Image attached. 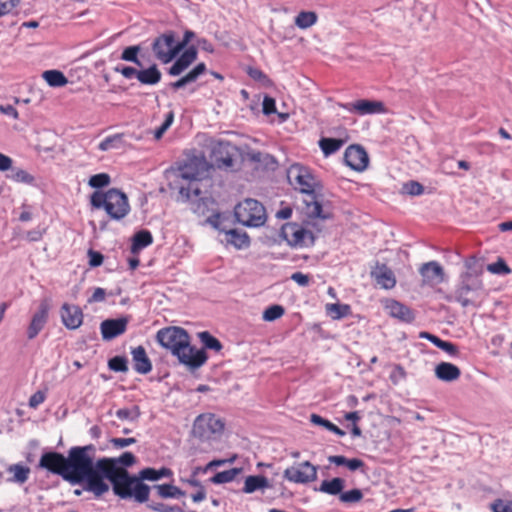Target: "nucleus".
<instances>
[{"label":"nucleus","instance_id":"nucleus-38","mask_svg":"<svg viewBox=\"0 0 512 512\" xmlns=\"http://www.w3.org/2000/svg\"><path fill=\"white\" fill-rule=\"evenodd\" d=\"M328 461L330 463H334L337 466L345 465L350 471H355L364 465L363 461L360 459H347L346 457L341 455L329 456Z\"/></svg>","mask_w":512,"mask_h":512},{"label":"nucleus","instance_id":"nucleus-16","mask_svg":"<svg viewBox=\"0 0 512 512\" xmlns=\"http://www.w3.org/2000/svg\"><path fill=\"white\" fill-rule=\"evenodd\" d=\"M60 315L64 326L71 330L79 328L83 322V312L77 305L63 304Z\"/></svg>","mask_w":512,"mask_h":512},{"label":"nucleus","instance_id":"nucleus-55","mask_svg":"<svg viewBox=\"0 0 512 512\" xmlns=\"http://www.w3.org/2000/svg\"><path fill=\"white\" fill-rule=\"evenodd\" d=\"M148 508L156 512H181L178 506H169L164 503H150Z\"/></svg>","mask_w":512,"mask_h":512},{"label":"nucleus","instance_id":"nucleus-41","mask_svg":"<svg viewBox=\"0 0 512 512\" xmlns=\"http://www.w3.org/2000/svg\"><path fill=\"white\" fill-rule=\"evenodd\" d=\"M122 146H123L122 134H115V135L106 137L103 141H101L98 145V148L101 151H108L111 149H119Z\"/></svg>","mask_w":512,"mask_h":512},{"label":"nucleus","instance_id":"nucleus-36","mask_svg":"<svg viewBox=\"0 0 512 512\" xmlns=\"http://www.w3.org/2000/svg\"><path fill=\"white\" fill-rule=\"evenodd\" d=\"M345 143V140L336 138H321L319 147L325 156H329L337 152Z\"/></svg>","mask_w":512,"mask_h":512},{"label":"nucleus","instance_id":"nucleus-37","mask_svg":"<svg viewBox=\"0 0 512 512\" xmlns=\"http://www.w3.org/2000/svg\"><path fill=\"white\" fill-rule=\"evenodd\" d=\"M10 173L7 175V177L9 179H11L12 181L14 182H17V183H24V184H27V185H36V179L33 175H31L30 173H28L26 170L24 169H20V168H17V169H12L9 170Z\"/></svg>","mask_w":512,"mask_h":512},{"label":"nucleus","instance_id":"nucleus-5","mask_svg":"<svg viewBox=\"0 0 512 512\" xmlns=\"http://www.w3.org/2000/svg\"><path fill=\"white\" fill-rule=\"evenodd\" d=\"M90 202L96 209L103 208L114 220L124 218L130 211L126 195L114 188L106 192H94L91 195Z\"/></svg>","mask_w":512,"mask_h":512},{"label":"nucleus","instance_id":"nucleus-52","mask_svg":"<svg viewBox=\"0 0 512 512\" xmlns=\"http://www.w3.org/2000/svg\"><path fill=\"white\" fill-rule=\"evenodd\" d=\"M116 416L120 420H130L134 421L139 417V411L138 408L134 407L132 409H119L116 411Z\"/></svg>","mask_w":512,"mask_h":512},{"label":"nucleus","instance_id":"nucleus-19","mask_svg":"<svg viewBox=\"0 0 512 512\" xmlns=\"http://www.w3.org/2000/svg\"><path fill=\"white\" fill-rule=\"evenodd\" d=\"M469 274H464L461 277V283L456 290V299L463 306H469L472 301L467 297L469 292L477 290L481 287V283L478 280L470 281Z\"/></svg>","mask_w":512,"mask_h":512},{"label":"nucleus","instance_id":"nucleus-13","mask_svg":"<svg viewBox=\"0 0 512 512\" xmlns=\"http://www.w3.org/2000/svg\"><path fill=\"white\" fill-rule=\"evenodd\" d=\"M39 467L64 479L67 473V457L58 452H46L40 458Z\"/></svg>","mask_w":512,"mask_h":512},{"label":"nucleus","instance_id":"nucleus-60","mask_svg":"<svg viewBox=\"0 0 512 512\" xmlns=\"http://www.w3.org/2000/svg\"><path fill=\"white\" fill-rule=\"evenodd\" d=\"M88 257L91 267H98L103 263V255L100 252L90 249L88 251Z\"/></svg>","mask_w":512,"mask_h":512},{"label":"nucleus","instance_id":"nucleus-25","mask_svg":"<svg viewBox=\"0 0 512 512\" xmlns=\"http://www.w3.org/2000/svg\"><path fill=\"white\" fill-rule=\"evenodd\" d=\"M419 337L422 339H427L428 341L433 343L436 347L443 350L450 356H457L459 353L458 347L455 344L448 342V341H444V340L440 339L439 337H437L436 335H433L429 332H421L419 334Z\"/></svg>","mask_w":512,"mask_h":512},{"label":"nucleus","instance_id":"nucleus-56","mask_svg":"<svg viewBox=\"0 0 512 512\" xmlns=\"http://www.w3.org/2000/svg\"><path fill=\"white\" fill-rule=\"evenodd\" d=\"M19 3L20 0H0V17L9 14Z\"/></svg>","mask_w":512,"mask_h":512},{"label":"nucleus","instance_id":"nucleus-42","mask_svg":"<svg viewBox=\"0 0 512 512\" xmlns=\"http://www.w3.org/2000/svg\"><path fill=\"white\" fill-rule=\"evenodd\" d=\"M240 473V469L232 468L226 471L216 473L210 480L214 484H224L233 481Z\"/></svg>","mask_w":512,"mask_h":512},{"label":"nucleus","instance_id":"nucleus-33","mask_svg":"<svg viewBox=\"0 0 512 512\" xmlns=\"http://www.w3.org/2000/svg\"><path fill=\"white\" fill-rule=\"evenodd\" d=\"M42 77L51 87H63L68 83L66 76L59 70H46Z\"/></svg>","mask_w":512,"mask_h":512},{"label":"nucleus","instance_id":"nucleus-50","mask_svg":"<svg viewBox=\"0 0 512 512\" xmlns=\"http://www.w3.org/2000/svg\"><path fill=\"white\" fill-rule=\"evenodd\" d=\"M402 191L405 194L417 196L423 193L424 188L419 182L409 181L403 184Z\"/></svg>","mask_w":512,"mask_h":512},{"label":"nucleus","instance_id":"nucleus-6","mask_svg":"<svg viewBox=\"0 0 512 512\" xmlns=\"http://www.w3.org/2000/svg\"><path fill=\"white\" fill-rule=\"evenodd\" d=\"M236 220L247 227H260L266 222L264 206L255 199H245L234 208Z\"/></svg>","mask_w":512,"mask_h":512},{"label":"nucleus","instance_id":"nucleus-8","mask_svg":"<svg viewBox=\"0 0 512 512\" xmlns=\"http://www.w3.org/2000/svg\"><path fill=\"white\" fill-rule=\"evenodd\" d=\"M282 238L295 248L310 247L315 242V236L298 223H287L281 228Z\"/></svg>","mask_w":512,"mask_h":512},{"label":"nucleus","instance_id":"nucleus-23","mask_svg":"<svg viewBox=\"0 0 512 512\" xmlns=\"http://www.w3.org/2000/svg\"><path fill=\"white\" fill-rule=\"evenodd\" d=\"M435 375L441 381L453 382L460 377L461 371L452 363L441 362L435 367Z\"/></svg>","mask_w":512,"mask_h":512},{"label":"nucleus","instance_id":"nucleus-62","mask_svg":"<svg viewBox=\"0 0 512 512\" xmlns=\"http://www.w3.org/2000/svg\"><path fill=\"white\" fill-rule=\"evenodd\" d=\"M136 442L135 438H113L111 440V443L116 448H125L131 444H134Z\"/></svg>","mask_w":512,"mask_h":512},{"label":"nucleus","instance_id":"nucleus-58","mask_svg":"<svg viewBox=\"0 0 512 512\" xmlns=\"http://www.w3.org/2000/svg\"><path fill=\"white\" fill-rule=\"evenodd\" d=\"M263 113L265 115H270L276 112V102L274 98L270 96H265L262 104Z\"/></svg>","mask_w":512,"mask_h":512},{"label":"nucleus","instance_id":"nucleus-48","mask_svg":"<svg viewBox=\"0 0 512 512\" xmlns=\"http://www.w3.org/2000/svg\"><path fill=\"white\" fill-rule=\"evenodd\" d=\"M88 183L93 188H102L110 183V176L106 173H99L91 176Z\"/></svg>","mask_w":512,"mask_h":512},{"label":"nucleus","instance_id":"nucleus-15","mask_svg":"<svg viewBox=\"0 0 512 512\" xmlns=\"http://www.w3.org/2000/svg\"><path fill=\"white\" fill-rule=\"evenodd\" d=\"M344 161L353 170L361 172L367 168L369 158L361 146L351 145L344 153Z\"/></svg>","mask_w":512,"mask_h":512},{"label":"nucleus","instance_id":"nucleus-14","mask_svg":"<svg viewBox=\"0 0 512 512\" xmlns=\"http://www.w3.org/2000/svg\"><path fill=\"white\" fill-rule=\"evenodd\" d=\"M50 305L48 300H43L39 304L37 311L33 314L30 324L27 328V338L34 339L44 328L48 320Z\"/></svg>","mask_w":512,"mask_h":512},{"label":"nucleus","instance_id":"nucleus-9","mask_svg":"<svg viewBox=\"0 0 512 512\" xmlns=\"http://www.w3.org/2000/svg\"><path fill=\"white\" fill-rule=\"evenodd\" d=\"M155 57L164 64L171 62L182 50L172 32L157 37L152 45Z\"/></svg>","mask_w":512,"mask_h":512},{"label":"nucleus","instance_id":"nucleus-12","mask_svg":"<svg viewBox=\"0 0 512 512\" xmlns=\"http://www.w3.org/2000/svg\"><path fill=\"white\" fill-rule=\"evenodd\" d=\"M342 107L346 111L358 114L360 116L383 114L386 112L384 103L377 100L360 99L354 102L343 104Z\"/></svg>","mask_w":512,"mask_h":512},{"label":"nucleus","instance_id":"nucleus-2","mask_svg":"<svg viewBox=\"0 0 512 512\" xmlns=\"http://www.w3.org/2000/svg\"><path fill=\"white\" fill-rule=\"evenodd\" d=\"M156 340L163 348L169 350L180 363L189 368H199L207 360L205 350L191 346L189 334L181 327L171 326L160 329L156 334Z\"/></svg>","mask_w":512,"mask_h":512},{"label":"nucleus","instance_id":"nucleus-53","mask_svg":"<svg viewBox=\"0 0 512 512\" xmlns=\"http://www.w3.org/2000/svg\"><path fill=\"white\" fill-rule=\"evenodd\" d=\"M487 270L493 274H509L511 272L510 268L502 259H499L495 263L489 264L487 266Z\"/></svg>","mask_w":512,"mask_h":512},{"label":"nucleus","instance_id":"nucleus-3","mask_svg":"<svg viewBox=\"0 0 512 512\" xmlns=\"http://www.w3.org/2000/svg\"><path fill=\"white\" fill-rule=\"evenodd\" d=\"M211 166L203 156L188 158L179 168V178L186 182L179 186V194L183 200H204L205 192L202 191L204 181H207Z\"/></svg>","mask_w":512,"mask_h":512},{"label":"nucleus","instance_id":"nucleus-21","mask_svg":"<svg viewBox=\"0 0 512 512\" xmlns=\"http://www.w3.org/2000/svg\"><path fill=\"white\" fill-rule=\"evenodd\" d=\"M197 58V51L191 47L186 49L175 63L169 68L171 76H178L182 74Z\"/></svg>","mask_w":512,"mask_h":512},{"label":"nucleus","instance_id":"nucleus-47","mask_svg":"<svg viewBox=\"0 0 512 512\" xmlns=\"http://www.w3.org/2000/svg\"><path fill=\"white\" fill-rule=\"evenodd\" d=\"M108 366L112 371L115 372H127V360L125 357L115 356L111 358L108 362Z\"/></svg>","mask_w":512,"mask_h":512},{"label":"nucleus","instance_id":"nucleus-18","mask_svg":"<svg viewBox=\"0 0 512 512\" xmlns=\"http://www.w3.org/2000/svg\"><path fill=\"white\" fill-rule=\"evenodd\" d=\"M420 274L423 277L424 283L435 285L443 282L444 271L440 264L436 261H430L422 265Z\"/></svg>","mask_w":512,"mask_h":512},{"label":"nucleus","instance_id":"nucleus-11","mask_svg":"<svg viewBox=\"0 0 512 512\" xmlns=\"http://www.w3.org/2000/svg\"><path fill=\"white\" fill-rule=\"evenodd\" d=\"M291 184L295 185L303 193L311 194L314 191L316 180L305 167L295 165L288 171Z\"/></svg>","mask_w":512,"mask_h":512},{"label":"nucleus","instance_id":"nucleus-39","mask_svg":"<svg viewBox=\"0 0 512 512\" xmlns=\"http://www.w3.org/2000/svg\"><path fill=\"white\" fill-rule=\"evenodd\" d=\"M326 312L332 319L338 320L348 316L351 312L350 306L347 304L331 303L326 304Z\"/></svg>","mask_w":512,"mask_h":512},{"label":"nucleus","instance_id":"nucleus-43","mask_svg":"<svg viewBox=\"0 0 512 512\" xmlns=\"http://www.w3.org/2000/svg\"><path fill=\"white\" fill-rule=\"evenodd\" d=\"M199 338L201 342L203 343L204 347L207 349H212L215 351H220L222 348V345L218 339L213 337L209 332H200Z\"/></svg>","mask_w":512,"mask_h":512},{"label":"nucleus","instance_id":"nucleus-35","mask_svg":"<svg viewBox=\"0 0 512 512\" xmlns=\"http://www.w3.org/2000/svg\"><path fill=\"white\" fill-rule=\"evenodd\" d=\"M153 241L152 234L147 230L137 232L133 237L132 252L137 253L149 246Z\"/></svg>","mask_w":512,"mask_h":512},{"label":"nucleus","instance_id":"nucleus-28","mask_svg":"<svg viewBox=\"0 0 512 512\" xmlns=\"http://www.w3.org/2000/svg\"><path fill=\"white\" fill-rule=\"evenodd\" d=\"M173 472L169 468L162 467L161 469L145 468L139 472L137 477L141 482L142 480L157 481L162 478L172 477Z\"/></svg>","mask_w":512,"mask_h":512},{"label":"nucleus","instance_id":"nucleus-44","mask_svg":"<svg viewBox=\"0 0 512 512\" xmlns=\"http://www.w3.org/2000/svg\"><path fill=\"white\" fill-rule=\"evenodd\" d=\"M284 313L285 310L281 305H272L264 310L262 318L265 321L272 322L282 317Z\"/></svg>","mask_w":512,"mask_h":512},{"label":"nucleus","instance_id":"nucleus-46","mask_svg":"<svg viewBox=\"0 0 512 512\" xmlns=\"http://www.w3.org/2000/svg\"><path fill=\"white\" fill-rule=\"evenodd\" d=\"M138 46H129L125 48L122 52L121 59L128 62H133L137 66H142L141 62L138 59V52H139Z\"/></svg>","mask_w":512,"mask_h":512},{"label":"nucleus","instance_id":"nucleus-30","mask_svg":"<svg viewBox=\"0 0 512 512\" xmlns=\"http://www.w3.org/2000/svg\"><path fill=\"white\" fill-rule=\"evenodd\" d=\"M158 496L163 499H178L186 495L184 491L172 484L154 485Z\"/></svg>","mask_w":512,"mask_h":512},{"label":"nucleus","instance_id":"nucleus-57","mask_svg":"<svg viewBox=\"0 0 512 512\" xmlns=\"http://www.w3.org/2000/svg\"><path fill=\"white\" fill-rule=\"evenodd\" d=\"M114 70L122 74L126 79L137 78L138 70L133 67L118 65Z\"/></svg>","mask_w":512,"mask_h":512},{"label":"nucleus","instance_id":"nucleus-34","mask_svg":"<svg viewBox=\"0 0 512 512\" xmlns=\"http://www.w3.org/2000/svg\"><path fill=\"white\" fill-rule=\"evenodd\" d=\"M225 241L241 249L249 245V238L246 233H241L235 229L225 232Z\"/></svg>","mask_w":512,"mask_h":512},{"label":"nucleus","instance_id":"nucleus-49","mask_svg":"<svg viewBox=\"0 0 512 512\" xmlns=\"http://www.w3.org/2000/svg\"><path fill=\"white\" fill-rule=\"evenodd\" d=\"M307 214L313 218H328V215L323 213L321 204L317 201L307 203Z\"/></svg>","mask_w":512,"mask_h":512},{"label":"nucleus","instance_id":"nucleus-51","mask_svg":"<svg viewBox=\"0 0 512 512\" xmlns=\"http://www.w3.org/2000/svg\"><path fill=\"white\" fill-rule=\"evenodd\" d=\"M174 121V113L173 111H169L166 116L165 120L162 123V125L155 130L154 137L158 140L160 139L164 133L169 129V127L172 125Z\"/></svg>","mask_w":512,"mask_h":512},{"label":"nucleus","instance_id":"nucleus-63","mask_svg":"<svg viewBox=\"0 0 512 512\" xmlns=\"http://www.w3.org/2000/svg\"><path fill=\"white\" fill-rule=\"evenodd\" d=\"M291 279L298 285L305 287L309 284V276L301 272H295L291 275Z\"/></svg>","mask_w":512,"mask_h":512},{"label":"nucleus","instance_id":"nucleus-4","mask_svg":"<svg viewBox=\"0 0 512 512\" xmlns=\"http://www.w3.org/2000/svg\"><path fill=\"white\" fill-rule=\"evenodd\" d=\"M111 460L116 474L122 477L118 478L120 481V493H115L117 496L123 499L134 498L137 502L143 503L149 499L150 487L141 482L137 477L130 476L127 470L120 467L131 466L135 462V456L131 452H125L118 458H107Z\"/></svg>","mask_w":512,"mask_h":512},{"label":"nucleus","instance_id":"nucleus-31","mask_svg":"<svg viewBox=\"0 0 512 512\" xmlns=\"http://www.w3.org/2000/svg\"><path fill=\"white\" fill-rule=\"evenodd\" d=\"M344 486L345 481L342 478L337 477L333 478L332 480H324L319 487V491L329 495L340 496Z\"/></svg>","mask_w":512,"mask_h":512},{"label":"nucleus","instance_id":"nucleus-10","mask_svg":"<svg viewBox=\"0 0 512 512\" xmlns=\"http://www.w3.org/2000/svg\"><path fill=\"white\" fill-rule=\"evenodd\" d=\"M283 477L292 483L307 484L317 479V467L305 461L285 469Z\"/></svg>","mask_w":512,"mask_h":512},{"label":"nucleus","instance_id":"nucleus-40","mask_svg":"<svg viewBox=\"0 0 512 512\" xmlns=\"http://www.w3.org/2000/svg\"><path fill=\"white\" fill-rule=\"evenodd\" d=\"M316 21V13L312 11H302L296 16L295 25L300 29H307L313 26Z\"/></svg>","mask_w":512,"mask_h":512},{"label":"nucleus","instance_id":"nucleus-32","mask_svg":"<svg viewBox=\"0 0 512 512\" xmlns=\"http://www.w3.org/2000/svg\"><path fill=\"white\" fill-rule=\"evenodd\" d=\"M8 472L13 475L8 481L23 484L29 478L30 468L22 464H13L8 467Z\"/></svg>","mask_w":512,"mask_h":512},{"label":"nucleus","instance_id":"nucleus-22","mask_svg":"<svg viewBox=\"0 0 512 512\" xmlns=\"http://www.w3.org/2000/svg\"><path fill=\"white\" fill-rule=\"evenodd\" d=\"M134 369L139 374H148L152 370V363L147 356L146 350L142 346L131 350Z\"/></svg>","mask_w":512,"mask_h":512},{"label":"nucleus","instance_id":"nucleus-1","mask_svg":"<svg viewBox=\"0 0 512 512\" xmlns=\"http://www.w3.org/2000/svg\"><path fill=\"white\" fill-rule=\"evenodd\" d=\"M95 451L92 444L70 448L64 480L71 484L84 483V490L92 492L96 497L109 491V484L106 482L109 480L114 493H120V475L116 474L112 461L107 458L95 461Z\"/></svg>","mask_w":512,"mask_h":512},{"label":"nucleus","instance_id":"nucleus-54","mask_svg":"<svg viewBox=\"0 0 512 512\" xmlns=\"http://www.w3.org/2000/svg\"><path fill=\"white\" fill-rule=\"evenodd\" d=\"M493 512H512V501L498 499L492 505Z\"/></svg>","mask_w":512,"mask_h":512},{"label":"nucleus","instance_id":"nucleus-45","mask_svg":"<svg viewBox=\"0 0 512 512\" xmlns=\"http://www.w3.org/2000/svg\"><path fill=\"white\" fill-rule=\"evenodd\" d=\"M363 498V493L360 489H352L346 492H342L339 496V499L343 503H357L360 502Z\"/></svg>","mask_w":512,"mask_h":512},{"label":"nucleus","instance_id":"nucleus-29","mask_svg":"<svg viewBox=\"0 0 512 512\" xmlns=\"http://www.w3.org/2000/svg\"><path fill=\"white\" fill-rule=\"evenodd\" d=\"M137 80L145 85H155L161 80V72L156 65L147 69L138 70Z\"/></svg>","mask_w":512,"mask_h":512},{"label":"nucleus","instance_id":"nucleus-27","mask_svg":"<svg viewBox=\"0 0 512 512\" xmlns=\"http://www.w3.org/2000/svg\"><path fill=\"white\" fill-rule=\"evenodd\" d=\"M270 484L266 477L261 475L256 476H248L245 479L243 492L250 494L257 490H263L265 488H269Z\"/></svg>","mask_w":512,"mask_h":512},{"label":"nucleus","instance_id":"nucleus-7","mask_svg":"<svg viewBox=\"0 0 512 512\" xmlns=\"http://www.w3.org/2000/svg\"><path fill=\"white\" fill-rule=\"evenodd\" d=\"M224 429L223 421L214 414L199 415L193 424V435L200 440H212L221 435Z\"/></svg>","mask_w":512,"mask_h":512},{"label":"nucleus","instance_id":"nucleus-64","mask_svg":"<svg viewBox=\"0 0 512 512\" xmlns=\"http://www.w3.org/2000/svg\"><path fill=\"white\" fill-rule=\"evenodd\" d=\"M13 160L0 152V171H9L12 168Z\"/></svg>","mask_w":512,"mask_h":512},{"label":"nucleus","instance_id":"nucleus-61","mask_svg":"<svg viewBox=\"0 0 512 512\" xmlns=\"http://www.w3.org/2000/svg\"><path fill=\"white\" fill-rule=\"evenodd\" d=\"M45 398L46 396L44 392L37 391L30 397L29 406L35 409L45 401Z\"/></svg>","mask_w":512,"mask_h":512},{"label":"nucleus","instance_id":"nucleus-20","mask_svg":"<svg viewBox=\"0 0 512 512\" xmlns=\"http://www.w3.org/2000/svg\"><path fill=\"white\" fill-rule=\"evenodd\" d=\"M385 311L394 318H397L403 322H412L414 319V314L410 308L403 305L402 303L389 299L385 301L384 304Z\"/></svg>","mask_w":512,"mask_h":512},{"label":"nucleus","instance_id":"nucleus-26","mask_svg":"<svg viewBox=\"0 0 512 512\" xmlns=\"http://www.w3.org/2000/svg\"><path fill=\"white\" fill-rule=\"evenodd\" d=\"M373 276L376 279L377 284L385 289H390L395 286L396 280L393 272L385 266L378 267L374 272Z\"/></svg>","mask_w":512,"mask_h":512},{"label":"nucleus","instance_id":"nucleus-59","mask_svg":"<svg viewBox=\"0 0 512 512\" xmlns=\"http://www.w3.org/2000/svg\"><path fill=\"white\" fill-rule=\"evenodd\" d=\"M310 421L311 423H313L314 425H319V426H322L324 427L325 429L329 430L332 429L333 427V423L330 422L329 420L327 419H324L323 417H321L320 415H317V414H312L310 416Z\"/></svg>","mask_w":512,"mask_h":512},{"label":"nucleus","instance_id":"nucleus-24","mask_svg":"<svg viewBox=\"0 0 512 512\" xmlns=\"http://www.w3.org/2000/svg\"><path fill=\"white\" fill-rule=\"evenodd\" d=\"M206 71V65L204 63L197 64L191 71H189L186 75L181 77L175 82L170 84V87L174 90L181 89L186 85L195 82L199 76H201Z\"/></svg>","mask_w":512,"mask_h":512},{"label":"nucleus","instance_id":"nucleus-17","mask_svg":"<svg viewBox=\"0 0 512 512\" xmlns=\"http://www.w3.org/2000/svg\"><path fill=\"white\" fill-rule=\"evenodd\" d=\"M128 320L126 318L107 319L100 325L102 338L112 340L126 331Z\"/></svg>","mask_w":512,"mask_h":512}]
</instances>
